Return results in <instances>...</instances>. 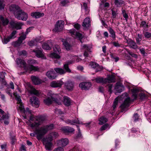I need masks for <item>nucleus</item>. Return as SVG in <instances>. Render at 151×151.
I'll return each instance as SVG.
<instances>
[{
	"label": "nucleus",
	"instance_id": "52",
	"mask_svg": "<svg viewBox=\"0 0 151 151\" xmlns=\"http://www.w3.org/2000/svg\"><path fill=\"white\" fill-rule=\"evenodd\" d=\"M98 64L96 63L93 62H90L89 64V65H90L92 68L94 69L96 68L97 66H98Z\"/></svg>",
	"mask_w": 151,
	"mask_h": 151
},
{
	"label": "nucleus",
	"instance_id": "25",
	"mask_svg": "<svg viewBox=\"0 0 151 151\" xmlns=\"http://www.w3.org/2000/svg\"><path fill=\"white\" fill-rule=\"evenodd\" d=\"M62 130L65 133H72L74 131V129L70 127H67L62 129Z\"/></svg>",
	"mask_w": 151,
	"mask_h": 151
},
{
	"label": "nucleus",
	"instance_id": "26",
	"mask_svg": "<svg viewBox=\"0 0 151 151\" xmlns=\"http://www.w3.org/2000/svg\"><path fill=\"white\" fill-rule=\"evenodd\" d=\"M72 63V62L71 61H69L66 63L63 66V68L65 70L66 72L70 73L71 72V70L69 68L68 65Z\"/></svg>",
	"mask_w": 151,
	"mask_h": 151
},
{
	"label": "nucleus",
	"instance_id": "11",
	"mask_svg": "<svg viewBox=\"0 0 151 151\" xmlns=\"http://www.w3.org/2000/svg\"><path fill=\"white\" fill-rule=\"evenodd\" d=\"M30 101L31 104L33 106L36 107H38L39 106V101L38 99L35 96L30 98Z\"/></svg>",
	"mask_w": 151,
	"mask_h": 151
},
{
	"label": "nucleus",
	"instance_id": "58",
	"mask_svg": "<svg viewBox=\"0 0 151 151\" xmlns=\"http://www.w3.org/2000/svg\"><path fill=\"white\" fill-rule=\"evenodd\" d=\"M77 127L78 129V132L76 137L77 138H80L81 137L82 135L81 132H80V129L79 128L78 126H77Z\"/></svg>",
	"mask_w": 151,
	"mask_h": 151
},
{
	"label": "nucleus",
	"instance_id": "61",
	"mask_svg": "<svg viewBox=\"0 0 151 151\" xmlns=\"http://www.w3.org/2000/svg\"><path fill=\"white\" fill-rule=\"evenodd\" d=\"M108 88V91L110 92V93H112L111 89L113 87L112 84H109L107 85Z\"/></svg>",
	"mask_w": 151,
	"mask_h": 151
},
{
	"label": "nucleus",
	"instance_id": "27",
	"mask_svg": "<svg viewBox=\"0 0 151 151\" xmlns=\"http://www.w3.org/2000/svg\"><path fill=\"white\" fill-rule=\"evenodd\" d=\"M9 21L6 18H4L1 16H0V23L3 25L5 26L7 25L9 23Z\"/></svg>",
	"mask_w": 151,
	"mask_h": 151
},
{
	"label": "nucleus",
	"instance_id": "15",
	"mask_svg": "<svg viewBox=\"0 0 151 151\" xmlns=\"http://www.w3.org/2000/svg\"><path fill=\"white\" fill-rule=\"evenodd\" d=\"M63 83L62 81H54L50 83V86L53 88L60 87Z\"/></svg>",
	"mask_w": 151,
	"mask_h": 151
},
{
	"label": "nucleus",
	"instance_id": "38",
	"mask_svg": "<svg viewBox=\"0 0 151 151\" xmlns=\"http://www.w3.org/2000/svg\"><path fill=\"white\" fill-rule=\"evenodd\" d=\"M124 3V1L122 0H114V4L117 7L120 6Z\"/></svg>",
	"mask_w": 151,
	"mask_h": 151
},
{
	"label": "nucleus",
	"instance_id": "41",
	"mask_svg": "<svg viewBox=\"0 0 151 151\" xmlns=\"http://www.w3.org/2000/svg\"><path fill=\"white\" fill-rule=\"evenodd\" d=\"M63 45L65 46L67 50H69L71 47V45L67 41H65L63 42Z\"/></svg>",
	"mask_w": 151,
	"mask_h": 151
},
{
	"label": "nucleus",
	"instance_id": "51",
	"mask_svg": "<svg viewBox=\"0 0 151 151\" xmlns=\"http://www.w3.org/2000/svg\"><path fill=\"white\" fill-rule=\"evenodd\" d=\"M37 41L36 40H31L28 42V45L30 46H32L36 44Z\"/></svg>",
	"mask_w": 151,
	"mask_h": 151
},
{
	"label": "nucleus",
	"instance_id": "1",
	"mask_svg": "<svg viewBox=\"0 0 151 151\" xmlns=\"http://www.w3.org/2000/svg\"><path fill=\"white\" fill-rule=\"evenodd\" d=\"M10 10L12 11L16 18L19 20L26 21L28 18L27 14L21 9L17 5H12L9 8Z\"/></svg>",
	"mask_w": 151,
	"mask_h": 151
},
{
	"label": "nucleus",
	"instance_id": "36",
	"mask_svg": "<svg viewBox=\"0 0 151 151\" xmlns=\"http://www.w3.org/2000/svg\"><path fill=\"white\" fill-rule=\"evenodd\" d=\"M120 84L119 83L117 82L116 83V85L115 86V89L116 90V91H117L118 93H120L122 91V89L120 88L121 87Z\"/></svg>",
	"mask_w": 151,
	"mask_h": 151
},
{
	"label": "nucleus",
	"instance_id": "22",
	"mask_svg": "<svg viewBox=\"0 0 151 151\" xmlns=\"http://www.w3.org/2000/svg\"><path fill=\"white\" fill-rule=\"evenodd\" d=\"M44 15V13H41L39 12H36L32 13L31 15L36 18H38L43 16Z\"/></svg>",
	"mask_w": 151,
	"mask_h": 151
},
{
	"label": "nucleus",
	"instance_id": "33",
	"mask_svg": "<svg viewBox=\"0 0 151 151\" xmlns=\"http://www.w3.org/2000/svg\"><path fill=\"white\" fill-rule=\"evenodd\" d=\"M108 121V119L104 116H102L99 119V124L102 125Z\"/></svg>",
	"mask_w": 151,
	"mask_h": 151
},
{
	"label": "nucleus",
	"instance_id": "39",
	"mask_svg": "<svg viewBox=\"0 0 151 151\" xmlns=\"http://www.w3.org/2000/svg\"><path fill=\"white\" fill-rule=\"evenodd\" d=\"M76 37L78 38V40H79L81 43H82V40L83 37V36L82 34L78 32H77L75 38Z\"/></svg>",
	"mask_w": 151,
	"mask_h": 151
},
{
	"label": "nucleus",
	"instance_id": "45",
	"mask_svg": "<svg viewBox=\"0 0 151 151\" xmlns=\"http://www.w3.org/2000/svg\"><path fill=\"white\" fill-rule=\"evenodd\" d=\"M77 32H76V30L75 29H73L70 30L69 31L68 33L70 34L71 36L75 38Z\"/></svg>",
	"mask_w": 151,
	"mask_h": 151
},
{
	"label": "nucleus",
	"instance_id": "50",
	"mask_svg": "<svg viewBox=\"0 0 151 151\" xmlns=\"http://www.w3.org/2000/svg\"><path fill=\"white\" fill-rule=\"evenodd\" d=\"M22 43L21 42L18 40L17 41L14 42L13 43V45L14 47H17L19 46Z\"/></svg>",
	"mask_w": 151,
	"mask_h": 151
},
{
	"label": "nucleus",
	"instance_id": "14",
	"mask_svg": "<svg viewBox=\"0 0 151 151\" xmlns=\"http://www.w3.org/2000/svg\"><path fill=\"white\" fill-rule=\"evenodd\" d=\"M40 129V128L38 129H36L34 132V133L30 134L31 136L34 137L37 135V138L38 140L41 139L43 136V135H41L42 133L41 131H38V130Z\"/></svg>",
	"mask_w": 151,
	"mask_h": 151
},
{
	"label": "nucleus",
	"instance_id": "59",
	"mask_svg": "<svg viewBox=\"0 0 151 151\" xmlns=\"http://www.w3.org/2000/svg\"><path fill=\"white\" fill-rule=\"evenodd\" d=\"M109 124L106 123L105 124L103 125L101 128V130H103L106 129L108 127Z\"/></svg>",
	"mask_w": 151,
	"mask_h": 151
},
{
	"label": "nucleus",
	"instance_id": "8",
	"mask_svg": "<svg viewBox=\"0 0 151 151\" xmlns=\"http://www.w3.org/2000/svg\"><path fill=\"white\" fill-rule=\"evenodd\" d=\"M130 99L129 97L127 98L125 100L124 102L121 104L120 107L122 109V111L123 112L129 106L130 103Z\"/></svg>",
	"mask_w": 151,
	"mask_h": 151
},
{
	"label": "nucleus",
	"instance_id": "21",
	"mask_svg": "<svg viewBox=\"0 0 151 151\" xmlns=\"http://www.w3.org/2000/svg\"><path fill=\"white\" fill-rule=\"evenodd\" d=\"M42 51V50H33V52L35 53V54L37 57L44 58L45 56Z\"/></svg>",
	"mask_w": 151,
	"mask_h": 151
},
{
	"label": "nucleus",
	"instance_id": "57",
	"mask_svg": "<svg viewBox=\"0 0 151 151\" xmlns=\"http://www.w3.org/2000/svg\"><path fill=\"white\" fill-rule=\"evenodd\" d=\"M81 149L78 146H76L70 151H81Z\"/></svg>",
	"mask_w": 151,
	"mask_h": 151
},
{
	"label": "nucleus",
	"instance_id": "60",
	"mask_svg": "<svg viewBox=\"0 0 151 151\" xmlns=\"http://www.w3.org/2000/svg\"><path fill=\"white\" fill-rule=\"evenodd\" d=\"M55 113L57 114H63V112L60 109H56L55 110Z\"/></svg>",
	"mask_w": 151,
	"mask_h": 151
},
{
	"label": "nucleus",
	"instance_id": "19",
	"mask_svg": "<svg viewBox=\"0 0 151 151\" xmlns=\"http://www.w3.org/2000/svg\"><path fill=\"white\" fill-rule=\"evenodd\" d=\"M5 78V73L0 72V83L2 85H5L6 84Z\"/></svg>",
	"mask_w": 151,
	"mask_h": 151
},
{
	"label": "nucleus",
	"instance_id": "31",
	"mask_svg": "<svg viewBox=\"0 0 151 151\" xmlns=\"http://www.w3.org/2000/svg\"><path fill=\"white\" fill-rule=\"evenodd\" d=\"M54 70L56 73L61 75L64 74L65 73V70L62 68H54Z\"/></svg>",
	"mask_w": 151,
	"mask_h": 151
},
{
	"label": "nucleus",
	"instance_id": "6",
	"mask_svg": "<svg viewBox=\"0 0 151 151\" xmlns=\"http://www.w3.org/2000/svg\"><path fill=\"white\" fill-rule=\"evenodd\" d=\"M68 143V140L67 138H62L57 141V146L60 147H65Z\"/></svg>",
	"mask_w": 151,
	"mask_h": 151
},
{
	"label": "nucleus",
	"instance_id": "5",
	"mask_svg": "<svg viewBox=\"0 0 151 151\" xmlns=\"http://www.w3.org/2000/svg\"><path fill=\"white\" fill-rule=\"evenodd\" d=\"M54 127V124H51L49 125L40 127V129L38 130V131H41L40 132L42 133L41 135H43L44 136L49 130L53 129Z\"/></svg>",
	"mask_w": 151,
	"mask_h": 151
},
{
	"label": "nucleus",
	"instance_id": "23",
	"mask_svg": "<svg viewBox=\"0 0 151 151\" xmlns=\"http://www.w3.org/2000/svg\"><path fill=\"white\" fill-rule=\"evenodd\" d=\"M47 95L50 96V98H51L52 100L55 101H56L58 100V95L53 93L51 91H48Z\"/></svg>",
	"mask_w": 151,
	"mask_h": 151
},
{
	"label": "nucleus",
	"instance_id": "40",
	"mask_svg": "<svg viewBox=\"0 0 151 151\" xmlns=\"http://www.w3.org/2000/svg\"><path fill=\"white\" fill-rule=\"evenodd\" d=\"M111 11L112 12V17L113 18H116L118 14L117 9H115L113 8L111 9Z\"/></svg>",
	"mask_w": 151,
	"mask_h": 151
},
{
	"label": "nucleus",
	"instance_id": "43",
	"mask_svg": "<svg viewBox=\"0 0 151 151\" xmlns=\"http://www.w3.org/2000/svg\"><path fill=\"white\" fill-rule=\"evenodd\" d=\"M22 24L20 22L14 23V26L16 29H21V27Z\"/></svg>",
	"mask_w": 151,
	"mask_h": 151
},
{
	"label": "nucleus",
	"instance_id": "18",
	"mask_svg": "<svg viewBox=\"0 0 151 151\" xmlns=\"http://www.w3.org/2000/svg\"><path fill=\"white\" fill-rule=\"evenodd\" d=\"M49 138H48L46 139L45 142V148L46 150H51V141L52 140V139L51 138H50V141H48V140Z\"/></svg>",
	"mask_w": 151,
	"mask_h": 151
},
{
	"label": "nucleus",
	"instance_id": "30",
	"mask_svg": "<svg viewBox=\"0 0 151 151\" xmlns=\"http://www.w3.org/2000/svg\"><path fill=\"white\" fill-rule=\"evenodd\" d=\"M140 27H142L143 28L144 31H147L148 30V25L146 24V22L145 21H142L141 22Z\"/></svg>",
	"mask_w": 151,
	"mask_h": 151
},
{
	"label": "nucleus",
	"instance_id": "53",
	"mask_svg": "<svg viewBox=\"0 0 151 151\" xmlns=\"http://www.w3.org/2000/svg\"><path fill=\"white\" fill-rule=\"evenodd\" d=\"M50 135L52 137L56 138L58 136V133L56 132H52L50 133Z\"/></svg>",
	"mask_w": 151,
	"mask_h": 151
},
{
	"label": "nucleus",
	"instance_id": "42",
	"mask_svg": "<svg viewBox=\"0 0 151 151\" xmlns=\"http://www.w3.org/2000/svg\"><path fill=\"white\" fill-rule=\"evenodd\" d=\"M26 35L23 33L22 35L18 38L19 41L21 42L22 43L23 41L26 38Z\"/></svg>",
	"mask_w": 151,
	"mask_h": 151
},
{
	"label": "nucleus",
	"instance_id": "16",
	"mask_svg": "<svg viewBox=\"0 0 151 151\" xmlns=\"http://www.w3.org/2000/svg\"><path fill=\"white\" fill-rule=\"evenodd\" d=\"M16 62L17 65L19 67H23L24 69L27 70L26 63L24 60L20 58H17L16 59Z\"/></svg>",
	"mask_w": 151,
	"mask_h": 151
},
{
	"label": "nucleus",
	"instance_id": "35",
	"mask_svg": "<svg viewBox=\"0 0 151 151\" xmlns=\"http://www.w3.org/2000/svg\"><path fill=\"white\" fill-rule=\"evenodd\" d=\"M29 92L31 94H33L37 96L39 95L38 91L32 86L30 87V89L29 90Z\"/></svg>",
	"mask_w": 151,
	"mask_h": 151
},
{
	"label": "nucleus",
	"instance_id": "64",
	"mask_svg": "<svg viewBox=\"0 0 151 151\" xmlns=\"http://www.w3.org/2000/svg\"><path fill=\"white\" fill-rule=\"evenodd\" d=\"M23 113L26 114L27 113L31 114V111L29 110L28 108H26V109L25 110V111Z\"/></svg>",
	"mask_w": 151,
	"mask_h": 151
},
{
	"label": "nucleus",
	"instance_id": "34",
	"mask_svg": "<svg viewBox=\"0 0 151 151\" xmlns=\"http://www.w3.org/2000/svg\"><path fill=\"white\" fill-rule=\"evenodd\" d=\"M118 101L119 98L117 97L115 98L113 104L111 107L113 111H114L115 108H116V106L118 105Z\"/></svg>",
	"mask_w": 151,
	"mask_h": 151
},
{
	"label": "nucleus",
	"instance_id": "46",
	"mask_svg": "<svg viewBox=\"0 0 151 151\" xmlns=\"http://www.w3.org/2000/svg\"><path fill=\"white\" fill-rule=\"evenodd\" d=\"M50 56L52 58H55L59 59L60 58V56L57 53L55 52H53L51 53Z\"/></svg>",
	"mask_w": 151,
	"mask_h": 151
},
{
	"label": "nucleus",
	"instance_id": "63",
	"mask_svg": "<svg viewBox=\"0 0 151 151\" xmlns=\"http://www.w3.org/2000/svg\"><path fill=\"white\" fill-rule=\"evenodd\" d=\"M64 149L63 148L61 147H58L55 148L53 151H63Z\"/></svg>",
	"mask_w": 151,
	"mask_h": 151
},
{
	"label": "nucleus",
	"instance_id": "48",
	"mask_svg": "<svg viewBox=\"0 0 151 151\" xmlns=\"http://www.w3.org/2000/svg\"><path fill=\"white\" fill-rule=\"evenodd\" d=\"M19 104L18 110H19L22 113L25 111V109L24 108V106L22 104V103L18 104Z\"/></svg>",
	"mask_w": 151,
	"mask_h": 151
},
{
	"label": "nucleus",
	"instance_id": "28",
	"mask_svg": "<svg viewBox=\"0 0 151 151\" xmlns=\"http://www.w3.org/2000/svg\"><path fill=\"white\" fill-rule=\"evenodd\" d=\"M71 100L68 97L65 96L64 97L63 103L65 106H70L71 104Z\"/></svg>",
	"mask_w": 151,
	"mask_h": 151
},
{
	"label": "nucleus",
	"instance_id": "62",
	"mask_svg": "<svg viewBox=\"0 0 151 151\" xmlns=\"http://www.w3.org/2000/svg\"><path fill=\"white\" fill-rule=\"evenodd\" d=\"M12 39V38H10V37L9 36V37L5 38L4 39V41L5 44H6L8 42L10 39Z\"/></svg>",
	"mask_w": 151,
	"mask_h": 151
},
{
	"label": "nucleus",
	"instance_id": "3",
	"mask_svg": "<svg viewBox=\"0 0 151 151\" xmlns=\"http://www.w3.org/2000/svg\"><path fill=\"white\" fill-rule=\"evenodd\" d=\"M46 117L44 116H41L38 117H34L33 115L30 116L29 121L30 122V126L33 128L37 127L40 125L46 120Z\"/></svg>",
	"mask_w": 151,
	"mask_h": 151
},
{
	"label": "nucleus",
	"instance_id": "56",
	"mask_svg": "<svg viewBox=\"0 0 151 151\" xmlns=\"http://www.w3.org/2000/svg\"><path fill=\"white\" fill-rule=\"evenodd\" d=\"M69 2L68 0H63L61 1L60 3L62 6H64L69 3Z\"/></svg>",
	"mask_w": 151,
	"mask_h": 151
},
{
	"label": "nucleus",
	"instance_id": "9",
	"mask_svg": "<svg viewBox=\"0 0 151 151\" xmlns=\"http://www.w3.org/2000/svg\"><path fill=\"white\" fill-rule=\"evenodd\" d=\"M91 86V83L89 82H83L79 84V87L83 90H88Z\"/></svg>",
	"mask_w": 151,
	"mask_h": 151
},
{
	"label": "nucleus",
	"instance_id": "20",
	"mask_svg": "<svg viewBox=\"0 0 151 151\" xmlns=\"http://www.w3.org/2000/svg\"><path fill=\"white\" fill-rule=\"evenodd\" d=\"M90 22V19L89 17L86 18L83 20L82 23V26L85 28L88 27Z\"/></svg>",
	"mask_w": 151,
	"mask_h": 151
},
{
	"label": "nucleus",
	"instance_id": "55",
	"mask_svg": "<svg viewBox=\"0 0 151 151\" xmlns=\"http://www.w3.org/2000/svg\"><path fill=\"white\" fill-rule=\"evenodd\" d=\"M138 49L139 50L141 53L143 55H145L146 53L145 49L140 47Z\"/></svg>",
	"mask_w": 151,
	"mask_h": 151
},
{
	"label": "nucleus",
	"instance_id": "13",
	"mask_svg": "<svg viewBox=\"0 0 151 151\" xmlns=\"http://www.w3.org/2000/svg\"><path fill=\"white\" fill-rule=\"evenodd\" d=\"M46 76L50 79H54L57 77V74L53 69L48 71L46 73Z\"/></svg>",
	"mask_w": 151,
	"mask_h": 151
},
{
	"label": "nucleus",
	"instance_id": "37",
	"mask_svg": "<svg viewBox=\"0 0 151 151\" xmlns=\"http://www.w3.org/2000/svg\"><path fill=\"white\" fill-rule=\"evenodd\" d=\"M145 31L143 30V33L146 38L148 39H151V33L147 32H145Z\"/></svg>",
	"mask_w": 151,
	"mask_h": 151
},
{
	"label": "nucleus",
	"instance_id": "12",
	"mask_svg": "<svg viewBox=\"0 0 151 151\" xmlns=\"http://www.w3.org/2000/svg\"><path fill=\"white\" fill-rule=\"evenodd\" d=\"M65 87L68 91H72L74 86V83L71 81L65 82L64 84Z\"/></svg>",
	"mask_w": 151,
	"mask_h": 151
},
{
	"label": "nucleus",
	"instance_id": "2",
	"mask_svg": "<svg viewBox=\"0 0 151 151\" xmlns=\"http://www.w3.org/2000/svg\"><path fill=\"white\" fill-rule=\"evenodd\" d=\"M93 80L97 83L102 84L114 83L116 82L115 76L114 75H107L106 78L98 76Z\"/></svg>",
	"mask_w": 151,
	"mask_h": 151
},
{
	"label": "nucleus",
	"instance_id": "54",
	"mask_svg": "<svg viewBox=\"0 0 151 151\" xmlns=\"http://www.w3.org/2000/svg\"><path fill=\"white\" fill-rule=\"evenodd\" d=\"M96 72H97L103 70V68L102 66H100L99 64L95 68Z\"/></svg>",
	"mask_w": 151,
	"mask_h": 151
},
{
	"label": "nucleus",
	"instance_id": "24",
	"mask_svg": "<svg viewBox=\"0 0 151 151\" xmlns=\"http://www.w3.org/2000/svg\"><path fill=\"white\" fill-rule=\"evenodd\" d=\"M66 122L71 125H74L75 124H81V122L78 120V118H76L72 120L68 119L66 120Z\"/></svg>",
	"mask_w": 151,
	"mask_h": 151
},
{
	"label": "nucleus",
	"instance_id": "29",
	"mask_svg": "<svg viewBox=\"0 0 151 151\" xmlns=\"http://www.w3.org/2000/svg\"><path fill=\"white\" fill-rule=\"evenodd\" d=\"M108 30L110 34V37H112L114 40H115L116 37L115 32L111 27H109Z\"/></svg>",
	"mask_w": 151,
	"mask_h": 151
},
{
	"label": "nucleus",
	"instance_id": "10",
	"mask_svg": "<svg viewBox=\"0 0 151 151\" xmlns=\"http://www.w3.org/2000/svg\"><path fill=\"white\" fill-rule=\"evenodd\" d=\"M127 42L130 48L134 49H139V47L137 45V44L134 40L129 39L128 40H127Z\"/></svg>",
	"mask_w": 151,
	"mask_h": 151
},
{
	"label": "nucleus",
	"instance_id": "17",
	"mask_svg": "<svg viewBox=\"0 0 151 151\" xmlns=\"http://www.w3.org/2000/svg\"><path fill=\"white\" fill-rule=\"evenodd\" d=\"M31 79L35 85H39L42 83V81L37 76H32L31 77Z\"/></svg>",
	"mask_w": 151,
	"mask_h": 151
},
{
	"label": "nucleus",
	"instance_id": "7",
	"mask_svg": "<svg viewBox=\"0 0 151 151\" xmlns=\"http://www.w3.org/2000/svg\"><path fill=\"white\" fill-rule=\"evenodd\" d=\"M64 22L62 20H58L56 22L55 27V30L56 31L60 32L62 31L63 27Z\"/></svg>",
	"mask_w": 151,
	"mask_h": 151
},
{
	"label": "nucleus",
	"instance_id": "49",
	"mask_svg": "<svg viewBox=\"0 0 151 151\" xmlns=\"http://www.w3.org/2000/svg\"><path fill=\"white\" fill-rule=\"evenodd\" d=\"M54 52L56 53L59 52L60 51V47L57 45H55L53 47Z\"/></svg>",
	"mask_w": 151,
	"mask_h": 151
},
{
	"label": "nucleus",
	"instance_id": "44",
	"mask_svg": "<svg viewBox=\"0 0 151 151\" xmlns=\"http://www.w3.org/2000/svg\"><path fill=\"white\" fill-rule=\"evenodd\" d=\"M42 48L44 49L47 50H50L51 49L50 46L47 43H44L43 44Z\"/></svg>",
	"mask_w": 151,
	"mask_h": 151
},
{
	"label": "nucleus",
	"instance_id": "4",
	"mask_svg": "<svg viewBox=\"0 0 151 151\" xmlns=\"http://www.w3.org/2000/svg\"><path fill=\"white\" fill-rule=\"evenodd\" d=\"M28 66L27 69L29 70L30 71H38L39 70V69L38 66H34L33 65L37 64V61L33 60H29L28 61Z\"/></svg>",
	"mask_w": 151,
	"mask_h": 151
},
{
	"label": "nucleus",
	"instance_id": "32",
	"mask_svg": "<svg viewBox=\"0 0 151 151\" xmlns=\"http://www.w3.org/2000/svg\"><path fill=\"white\" fill-rule=\"evenodd\" d=\"M52 101H54L52 100L50 97H48L43 100L44 103L47 105H49L51 104Z\"/></svg>",
	"mask_w": 151,
	"mask_h": 151
},
{
	"label": "nucleus",
	"instance_id": "47",
	"mask_svg": "<svg viewBox=\"0 0 151 151\" xmlns=\"http://www.w3.org/2000/svg\"><path fill=\"white\" fill-rule=\"evenodd\" d=\"M14 95L17 101V103L18 104L22 103V100L19 96L17 94L14 93Z\"/></svg>",
	"mask_w": 151,
	"mask_h": 151
}]
</instances>
